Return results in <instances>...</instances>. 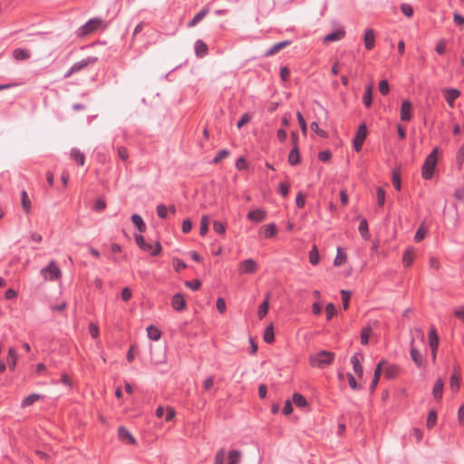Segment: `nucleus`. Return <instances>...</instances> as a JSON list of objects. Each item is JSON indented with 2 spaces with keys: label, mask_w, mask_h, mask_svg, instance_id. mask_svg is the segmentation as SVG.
<instances>
[{
  "label": "nucleus",
  "mask_w": 464,
  "mask_h": 464,
  "mask_svg": "<svg viewBox=\"0 0 464 464\" xmlns=\"http://www.w3.org/2000/svg\"><path fill=\"white\" fill-rule=\"evenodd\" d=\"M335 354L332 352L322 350L315 354L310 356V363L313 367L324 368L332 364L334 361Z\"/></svg>",
  "instance_id": "obj_1"
},
{
  "label": "nucleus",
  "mask_w": 464,
  "mask_h": 464,
  "mask_svg": "<svg viewBox=\"0 0 464 464\" xmlns=\"http://www.w3.org/2000/svg\"><path fill=\"white\" fill-rule=\"evenodd\" d=\"M439 151L438 148H434L433 150L426 157L422 169L421 176L424 179H430L433 177L434 169L437 165V153Z\"/></svg>",
  "instance_id": "obj_2"
},
{
  "label": "nucleus",
  "mask_w": 464,
  "mask_h": 464,
  "mask_svg": "<svg viewBox=\"0 0 464 464\" xmlns=\"http://www.w3.org/2000/svg\"><path fill=\"white\" fill-rule=\"evenodd\" d=\"M102 19L99 17L92 18L77 29L76 35L78 37H84L86 35H89L96 32L102 25Z\"/></svg>",
  "instance_id": "obj_3"
},
{
  "label": "nucleus",
  "mask_w": 464,
  "mask_h": 464,
  "mask_svg": "<svg viewBox=\"0 0 464 464\" xmlns=\"http://www.w3.org/2000/svg\"><path fill=\"white\" fill-rule=\"evenodd\" d=\"M134 238L136 241V244L139 246V247L143 251H148L150 253L151 256H158L161 251V245L160 242H156L155 245H151L145 242L144 237L141 235H134Z\"/></svg>",
  "instance_id": "obj_4"
},
{
  "label": "nucleus",
  "mask_w": 464,
  "mask_h": 464,
  "mask_svg": "<svg viewBox=\"0 0 464 464\" xmlns=\"http://www.w3.org/2000/svg\"><path fill=\"white\" fill-rule=\"evenodd\" d=\"M41 274L45 279L56 280L61 277L62 272L55 262L52 261L47 266L41 270Z\"/></svg>",
  "instance_id": "obj_5"
},
{
  "label": "nucleus",
  "mask_w": 464,
  "mask_h": 464,
  "mask_svg": "<svg viewBox=\"0 0 464 464\" xmlns=\"http://www.w3.org/2000/svg\"><path fill=\"white\" fill-rule=\"evenodd\" d=\"M367 136V127L365 123L358 127L356 135L353 139V148L356 151H360Z\"/></svg>",
  "instance_id": "obj_6"
},
{
  "label": "nucleus",
  "mask_w": 464,
  "mask_h": 464,
  "mask_svg": "<svg viewBox=\"0 0 464 464\" xmlns=\"http://www.w3.org/2000/svg\"><path fill=\"white\" fill-rule=\"evenodd\" d=\"M410 355L415 365L419 368H424V358L420 351L414 346V339L411 341Z\"/></svg>",
  "instance_id": "obj_7"
},
{
  "label": "nucleus",
  "mask_w": 464,
  "mask_h": 464,
  "mask_svg": "<svg viewBox=\"0 0 464 464\" xmlns=\"http://www.w3.org/2000/svg\"><path fill=\"white\" fill-rule=\"evenodd\" d=\"M256 269L257 264L252 258L246 259L239 264V272L241 274H254Z\"/></svg>",
  "instance_id": "obj_8"
},
{
  "label": "nucleus",
  "mask_w": 464,
  "mask_h": 464,
  "mask_svg": "<svg viewBox=\"0 0 464 464\" xmlns=\"http://www.w3.org/2000/svg\"><path fill=\"white\" fill-rule=\"evenodd\" d=\"M412 104L410 101H403L401 107L400 118L402 121H410L412 119Z\"/></svg>",
  "instance_id": "obj_9"
},
{
  "label": "nucleus",
  "mask_w": 464,
  "mask_h": 464,
  "mask_svg": "<svg viewBox=\"0 0 464 464\" xmlns=\"http://www.w3.org/2000/svg\"><path fill=\"white\" fill-rule=\"evenodd\" d=\"M345 30L343 26H339L335 31L327 34L324 37V43L337 42L344 38Z\"/></svg>",
  "instance_id": "obj_10"
},
{
  "label": "nucleus",
  "mask_w": 464,
  "mask_h": 464,
  "mask_svg": "<svg viewBox=\"0 0 464 464\" xmlns=\"http://www.w3.org/2000/svg\"><path fill=\"white\" fill-rule=\"evenodd\" d=\"M266 211L262 208H256L247 213L246 218L250 221L260 223L266 218Z\"/></svg>",
  "instance_id": "obj_11"
},
{
  "label": "nucleus",
  "mask_w": 464,
  "mask_h": 464,
  "mask_svg": "<svg viewBox=\"0 0 464 464\" xmlns=\"http://www.w3.org/2000/svg\"><path fill=\"white\" fill-rule=\"evenodd\" d=\"M97 57L95 56H88L86 58L82 59L72 64L73 70L76 72H81L85 69L88 65L94 64L97 62Z\"/></svg>",
  "instance_id": "obj_12"
},
{
  "label": "nucleus",
  "mask_w": 464,
  "mask_h": 464,
  "mask_svg": "<svg viewBox=\"0 0 464 464\" xmlns=\"http://www.w3.org/2000/svg\"><path fill=\"white\" fill-rule=\"evenodd\" d=\"M155 414L158 418H164L166 421H170L175 416V411L172 407L164 409L162 406H159Z\"/></svg>",
  "instance_id": "obj_13"
},
{
  "label": "nucleus",
  "mask_w": 464,
  "mask_h": 464,
  "mask_svg": "<svg viewBox=\"0 0 464 464\" xmlns=\"http://www.w3.org/2000/svg\"><path fill=\"white\" fill-rule=\"evenodd\" d=\"M444 98L450 108L454 107V102L460 96V92L458 89H447L444 92Z\"/></svg>",
  "instance_id": "obj_14"
},
{
  "label": "nucleus",
  "mask_w": 464,
  "mask_h": 464,
  "mask_svg": "<svg viewBox=\"0 0 464 464\" xmlns=\"http://www.w3.org/2000/svg\"><path fill=\"white\" fill-rule=\"evenodd\" d=\"M118 437L120 440L122 442H127L128 444L133 445L136 443L134 437L125 427L121 426L118 428Z\"/></svg>",
  "instance_id": "obj_15"
},
{
  "label": "nucleus",
  "mask_w": 464,
  "mask_h": 464,
  "mask_svg": "<svg viewBox=\"0 0 464 464\" xmlns=\"http://www.w3.org/2000/svg\"><path fill=\"white\" fill-rule=\"evenodd\" d=\"M362 353H355L351 357V363L353 364V371L359 377H362L363 374V368L360 362V359H362Z\"/></svg>",
  "instance_id": "obj_16"
},
{
  "label": "nucleus",
  "mask_w": 464,
  "mask_h": 464,
  "mask_svg": "<svg viewBox=\"0 0 464 464\" xmlns=\"http://www.w3.org/2000/svg\"><path fill=\"white\" fill-rule=\"evenodd\" d=\"M291 44H292V42L290 40H285V41L276 43L265 52L264 56L265 57L272 56V55L276 54L277 52H279L281 49L289 46Z\"/></svg>",
  "instance_id": "obj_17"
},
{
  "label": "nucleus",
  "mask_w": 464,
  "mask_h": 464,
  "mask_svg": "<svg viewBox=\"0 0 464 464\" xmlns=\"http://www.w3.org/2000/svg\"><path fill=\"white\" fill-rule=\"evenodd\" d=\"M171 305L176 311H182L186 308V302L181 294H175L171 299Z\"/></svg>",
  "instance_id": "obj_18"
},
{
  "label": "nucleus",
  "mask_w": 464,
  "mask_h": 464,
  "mask_svg": "<svg viewBox=\"0 0 464 464\" xmlns=\"http://www.w3.org/2000/svg\"><path fill=\"white\" fill-rule=\"evenodd\" d=\"M364 46L367 50H372L375 44V36L372 29L368 28L364 32Z\"/></svg>",
  "instance_id": "obj_19"
},
{
  "label": "nucleus",
  "mask_w": 464,
  "mask_h": 464,
  "mask_svg": "<svg viewBox=\"0 0 464 464\" xmlns=\"http://www.w3.org/2000/svg\"><path fill=\"white\" fill-rule=\"evenodd\" d=\"M195 54L198 58H202L208 54V45L200 39L197 40L194 44Z\"/></svg>",
  "instance_id": "obj_20"
},
{
  "label": "nucleus",
  "mask_w": 464,
  "mask_h": 464,
  "mask_svg": "<svg viewBox=\"0 0 464 464\" xmlns=\"http://www.w3.org/2000/svg\"><path fill=\"white\" fill-rule=\"evenodd\" d=\"M71 160H74L78 165L83 166L85 162L84 154L78 148H72L70 151Z\"/></svg>",
  "instance_id": "obj_21"
},
{
  "label": "nucleus",
  "mask_w": 464,
  "mask_h": 464,
  "mask_svg": "<svg viewBox=\"0 0 464 464\" xmlns=\"http://www.w3.org/2000/svg\"><path fill=\"white\" fill-rule=\"evenodd\" d=\"M444 389V383L441 379H438L432 388V395L436 401H440L442 398Z\"/></svg>",
  "instance_id": "obj_22"
},
{
  "label": "nucleus",
  "mask_w": 464,
  "mask_h": 464,
  "mask_svg": "<svg viewBox=\"0 0 464 464\" xmlns=\"http://www.w3.org/2000/svg\"><path fill=\"white\" fill-rule=\"evenodd\" d=\"M209 9L204 8L197 13L194 17L188 23V27H194L197 25L201 20L205 18V16L208 14Z\"/></svg>",
  "instance_id": "obj_23"
},
{
  "label": "nucleus",
  "mask_w": 464,
  "mask_h": 464,
  "mask_svg": "<svg viewBox=\"0 0 464 464\" xmlns=\"http://www.w3.org/2000/svg\"><path fill=\"white\" fill-rule=\"evenodd\" d=\"M13 57L17 61H24L31 57V53L26 49L16 48L13 51Z\"/></svg>",
  "instance_id": "obj_24"
},
{
  "label": "nucleus",
  "mask_w": 464,
  "mask_h": 464,
  "mask_svg": "<svg viewBox=\"0 0 464 464\" xmlns=\"http://www.w3.org/2000/svg\"><path fill=\"white\" fill-rule=\"evenodd\" d=\"M429 345L431 350H438L439 336L434 327H431L429 331Z\"/></svg>",
  "instance_id": "obj_25"
},
{
  "label": "nucleus",
  "mask_w": 464,
  "mask_h": 464,
  "mask_svg": "<svg viewBox=\"0 0 464 464\" xmlns=\"http://www.w3.org/2000/svg\"><path fill=\"white\" fill-rule=\"evenodd\" d=\"M386 362L385 360H382L376 366L375 370H374V374H373V379H372V382L371 383V389L372 390H374L378 384V382H379V379H380V376H381V372H382V365Z\"/></svg>",
  "instance_id": "obj_26"
},
{
  "label": "nucleus",
  "mask_w": 464,
  "mask_h": 464,
  "mask_svg": "<svg viewBox=\"0 0 464 464\" xmlns=\"http://www.w3.org/2000/svg\"><path fill=\"white\" fill-rule=\"evenodd\" d=\"M288 162L290 165H297L300 162L299 149L297 146L292 148L288 155Z\"/></svg>",
  "instance_id": "obj_27"
},
{
  "label": "nucleus",
  "mask_w": 464,
  "mask_h": 464,
  "mask_svg": "<svg viewBox=\"0 0 464 464\" xmlns=\"http://www.w3.org/2000/svg\"><path fill=\"white\" fill-rule=\"evenodd\" d=\"M147 334L148 337L152 341H159L161 337L160 330L154 325H150L147 327Z\"/></svg>",
  "instance_id": "obj_28"
},
{
  "label": "nucleus",
  "mask_w": 464,
  "mask_h": 464,
  "mask_svg": "<svg viewBox=\"0 0 464 464\" xmlns=\"http://www.w3.org/2000/svg\"><path fill=\"white\" fill-rule=\"evenodd\" d=\"M372 102V85H367L365 87L364 94L362 97V102L365 107L369 108Z\"/></svg>",
  "instance_id": "obj_29"
},
{
  "label": "nucleus",
  "mask_w": 464,
  "mask_h": 464,
  "mask_svg": "<svg viewBox=\"0 0 464 464\" xmlns=\"http://www.w3.org/2000/svg\"><path fill=\"white\" fill-rule=\"evenodd\" d=\"M40 398H41L40 394H38V393H32V394L26 396L25 398H24V400L21 402V406L23 408L29 407L32 404H34L35 401L40 400Z\"/></svg>",
  "instance_id": "obj_30"
},
{
  "label": "nucleus",
  "mask_w": 464,
  "mask_h": 464,
  "mask_svg": "<svg viewBox=\"0 0 464 464\" xmlns=\"http://www.w3.org/2000/svg\"><path fill=\"white\" fill-rule=\"evenodd\" d=\"M131 221L137 227L140 232H143L146 229V224L143 221V218L139 214H133L131 216Z\"/></svg>",
  "instance_id": "obj_31"
},
{
  "label": "nucleus",
  "mask_w": 464,
  "mask_h": 464,
  "mask_svg": "<svg viewBox=\"0 0 464 464\" xmlns=\"http://www.w3.org/2000/svg\"><path fill=\"white\" fill-rule=\"evenodd\" d=\"M358 230L363 239H369L370 234H369V229H368V223L365 218H362L360 221Z\"/></svg>",
  "instance_id": "obj_32"
},
{
  "label": "nucleus",
  "mask_w": 464,
  "mask_h": 464,
  "mask_svg": "<svg viewBox=\"0 0 464 464\" xmlns=\"http://www.w3.org/2000/svg\"><path fill=\"white\" fill-rule=\"evenodd\" d=\"M242 454L238 450H232L228 452V464H238L241 460Z\"/></svg>",
  "instance_id": "obj_33"
},
{
  "label": "nucleus",
  "mask_w": 464,
  "mask_h": 464,
  "mask_svg": "<svg viewBox=\"0 0 464 464\" xmlns=\"http://www.w3.org/2000/svg\"><path fill=\"white\" fill-rule=\"evenodd\" d=\"M277 233L276 226L275 223H269L264 227V237L271 238Z\"/></svg>",
  "instance_id": "obj_34"
},
{
  "label": "nucleus",
  "mask_w": 464,
  "mask_h": 464,
  "mask_svg": "<svg viewBox=\"0 0 464 464\" xmlns=\"http://www.w3.org/2000/svg\"><path fill=\"white\" fill-rule=\"evenodd\" d=\"M17 362V354L14 348H10L8 351L7 363L11 370H14Z\"/></svg>",
  "instance_id": "obj_35"
},
{
  "label": "nucleus",
  "mask_w": 464,
  "mask_h": 464,
  "mask_svg": "<svg viewBox=\"0 0 464 464\" xmlns=\"http://www.w3.org/2000/svg\"><path fill=\"white\" fill-rule=\"evenodd\" d=\"M400 367L397 364H391L385 369L384 374L388 379H393L398 375Z\"/></svg>",
  "instance_id": "obj_36"
},
{
  "label": "nucleus",
  "mask_w": 464,
  "mask_h": 464,
  "mask_svg": "<svg viewBox=\"0 0 464 464\" xmlns=\"http://www.w3.org/2000/svg\"><path fill=\"white\" fill-rule=\"evenodd\" d=\"M21 202L23 209L25 213L28 214L31 210V200L29 199L27 192L24 189L21 192Z\"/></svg>",
  "instance_id": "obj_37"
},
{
  "label": "nucleus",
  "mask_w": 464,
  "mask_h": 464,
  "mask_svg": "<svg viewBox=\"0 0 464 464\" xmlns=\"http://www.w3.org/2000/svg\"><path fill=\"white\" fill-rule=\"evenodd\" d=\"M414 258V253L411 248H408L405 250L402 256V263L403 265L408 267L411 265Z\"/></svg>",
  "instance_id": "obj_38"
},
{
  "label": "nucleus",
  "mask_w": 464,
  "mask_h": 464,
  "mask_svg": "<svg viewBox=\"0 0 464 464\" xmlns=\"http://www.w3.org/2000/svg\"><path fill=\"white\" fill-rule=\"evenodd\" d=\"M275 340V333L273 325H268L264 332V341L266 343H272Z\"/></svg>",
  "instance_id": "obj_39"
},
{
  "label": "nucleus",
  "mask_w": 464,
  "mask_h": 464,
  "mask_svg": "<svg viewBox=\"0 0 464 464\" xmlns=\"http://www.w3.org/2000/svg\"><path fill=\"white\" fill-rule=\"evenodd\" d=\"M319 253L315 245L313 246L312 249L309 251V262L315 266L319 263Z\"/></svg>",
  "instance_id": "obj_40"
},
{
  "label": "nucleus",
  "mask_w": 464,
  "mask_h": 464,
  "mask_svg": "<svg viewBox=\"0 0 464 464\" xmlns=\"http://www.w3.org/2000/svg\"><path fill=\"white\" fill-rule=\"evenodd\" d=\"M293 401L299 408H304L307 405L306 399L298 392L294 393Z\"/></svg>",
  "instance_id": "obj_41"
},
{
  "label": "nucleus",
  "mask_w": 464,
  "mask_h": 464,
  "mask_svg": "<svg viewBox=\"0 0 464 464\" xmlns=\"http://www.w3.org/2000/svg\"><path fill=\"white\" fill-rule=\"evenodd\" d=\"M209 219L207 215L202 216L200 220L199 234L204 237L208 231Z\"/></svg>",
  "instance_id": "obj_42"
},
{
  "label": "nucleus",
  "mask_w": 464,
  "mask_h": 464,
  "mask_svg": "<svg viewBox=\"0 0 464 464\" xmlns=\"http://www.w3.org/2000/svg\"><path fill=\"white\" fill-rule=\"evenodd\" d=\"M268 305H269V302H268V297H266L259 305L258 307V311H257V315L260 319H262L263 317H265L268 312Z\"/></svg>",
  "instance_id": "obj_43"
},
{
  "label": "nucleus",
  "mask_w": 464,
  "mask_h": 464,
  "mask_svg": "<svg viewBox=\"0 0 464 464\" xmlns=\"http://www.w3.org/2000/svg\"><path fill=\"white\" fill-rule=\"evenodd\" d=\"M459 387H460L459 376L458 374L454 373L450 377V389L453 392H456L459 391Z\"/></svg>",
  "instance_id": "obj_44"
},
{
  "label": "nucleus",
  "mask_w": 464,
  "mask_h": 464,
  "mask_svg": "<svg viewBox=\"0 0 464 464\" xmlns=\"http://www.w3.org/2000/svg\"><path fill=\"white\" fill-rule=\"evenodd\" d=\"M437 421V413L434 410H431L429 411L428 418H427V428L432 429Z\"/></svg>",
  "instance_id": "obj_45"
},
{
  "label": "nucleus",
  "mask_w": 464,
  "mask_h": 464,
  "mask_svg": "<svg viewBox=\"0 0 464 464\" xmlns=\"http://www.w3.org/2000/svg\"><path fill=\"white\" fill-rule=\"evenodd\" d=\"M372 333L371 327H364L361 332V343L366 345L369 343V338Z\"/></svg>",
  "instance_id": "obj_46"
},
{
  "label": "nucleus",
  "mask_w": 464,
  "mask_h": 464,
  "mask_svg": "<svg viewBox=\"0 0 464 464\" xmlns=\"http://www.w3.org/2000/svg\"><path fill=\"white\" fill-rule=\"evenodd\" d=\"M464 162V143L459 147L456 153V163L459 169H461Z\"/></svg>",
  "instance_id": "obj_47"
},
{
  "label": "nucleus",
  "mask_w": 464,
  "mask_h": 464,
  "mask_svg": "<svg viewBox=\"0 0 464 464\" xmlns=\"http://www.w3.org/2000/svg\"><path fill=\"white\" fill-rule=\"evenodd\" d=\"M230 154V151L227 149L220 150L212 160V163L217 164L220 160L226 159Z\"/></svg>",
  "instance_id": "obj_48"
},
{
  "label": "nucleus",
  "mask_w": 464,
  "mask_h": 464,
  "mask_svg": "<svg viewBox=\"0 0 464 464\" xmlns=\"http://www.w3.org/2000/svg\"><path fill=\"white\" fill-rule=\"evenodd\" d=\"M118 157L123 160L126 161L129 159V151L126 147L124 146H119L116 149Z\"/></svg>",
  "instance_id": "obj_49"
},
{
  "label": "nucleus",
  "mask_w": 464,
  "mask_h": 464,
  "mask_svg": "<svg viewBox=\"0 0 464 464\" xmlns=\"http://www.w3.org/2000/svg\"><path fill=\"white\" fill-rule=\"evenodd\" d=\"M385 190L379 187L377 188L376 196H377V203L379 207H382L385 202Z\"/></svg>",
  "instance_id": "obj_50"
},
{
  "label": "nucleus",
  "mask_w": 464,
  "mask_h": 464,
  "mask_svg": "<svg viewBox=\"0 0 464 464\" xmlns=\"http://www.w3.org/2000/svg\"><path fill=\"white\" fill-rule=\"evenodd\" d=\"M290 189V183L288 182H280L278 186V193L282 195L284 198L287 197Z\"/></svg>",
  "instance_id": "obj_51"
},
{
  "label": "nucleus",
  "mask_w": 464,
  "mask_h": 464,
  "mask_svg": "<svg viewBox=\"0 0 464 464\" xmlns=\"http://www.w3.org/2000/svg\"><path fill=\"white\" fill-rule=\"evenodd\" d=\"M157 215L160 218H166L168 217V207L164 204H159L156 208Z\"/></svg>",
  "instance_id": "obj_52"
},
{
  "label": "nucleus",
  "mask_w": 464,
  "mask_h": 464,
  "mask_svg": "<svg viewBox=\"0 0 464 464\" xmlns=\"http://www.w3.org/2000/svg\"><path fill=\"white\" fill-rule=\"evenodd\" d=\"M296 117H297V121H298V123L300 125V128H301V130H302L303 134L306 135V133H307V125H306L304 118L303 117V115H302V113L300 111H298L296 113Z\"/></svg>",
  "instance_id": "obj_53"
},
{
  "label": "nucleus",
  "mask_w": 464,
  "mask_h": 464,
  "mask_svg": "<svg viewBox=\"0 0 464 464\" xmlns=\"http://www.w3.org/2000/svg\"><path fill=\"white\" fill-rule=\"evenodd\" d=\"M226 450L220 449L215 456V464H225Z\"/></svg>",
  "instance_id": "obj_54"
},
{
  "label": "nucleus",
  "mask_w": 464,
  "mask_h": 464,
  "mask_svg": "<svg viewBox=\"0 0 464 464\" xmlns=\"http://www.w3.org/2000/svg\"><path fill=\"white\" fill-rule=\"evenodd\" d=\"M401 10L407 17H411L413 15V8L410 4H401Z\"/></svg>",
  "instance_id": "obj_55"
},
{
  "label": "nucleus",
  "mask_w": 464,
  "mask_h": 464,
  "mask_svg": "<svg viewBox=\"0 0 464 464\" xmlns=\"http://www.w3.org/2000/svg\"><path fill=\"white\" fill-rule=\"evenodd\" d=\"M326 318L331 320L336 314V309L334 304L329 303L325 307Z\"/></svg>",
  "instance_id": "obj_56"
},
{
  "label": "nucleus",
  "mask_w": 464,
  "mask_h": 464,
  "mask_svg": "<svg viewBox=\"0 0 464 464\" xmlns=\"http://www.w3.org/2000/svg\"><path fill=\"white\" fill-rule=\"evenodd\" d=\"M213 229L216 233L220 234V235H223L226 231L225 225L218 220H215L213 222Z\"/></svg>",
  "instance_id": "obj_57"
},
{
  "label": "nucleus",
  "mask_w": 464,
  "mask_h": 464,
  "mask_svg": "<svg viewBox=\"0 0 464 464\" xmlns=\"http://www.w3.org/2000/svg\"><path fill=\"white\" fill-rule=\"evenodd\" d=\"M379 91L382 95H387L390 92V86L387 80H382L379 82Z\"/></svg>",
  "instance_id": "obj_58"
},
{
  "label": "nucleus",
  "mask_w": 464,
  "mask_h": 464,
  "mask_svg": "<svg viewBox=\"0 0 464 464\" xmlns=\"http://www.w3.org/2000/svg\"><path fill=\"white\" fill-rule=\"evenodd\" d=\"M311 129L314 130L316 134H318L322 138L327 137V133L325 130L319 128V125L316 121H313L311 123Z\"/></svg>",
  "instance_id": "obj_59"
},
{
  "label": "nucleus",
  "mask_w": 464,
  "mask_h": 464,
  "mask_svg": "<svg viewBox=\"0 0 464 464\" xmlns=\"http://www.w3.org/2000/svg\"><path fill=\"white\" fill-rule=\"evenodd\" d=\"M347 378H348V382H349V386L351 387V389H353L354 391H358V390L362 389V387L360 385H358L354 376L352 373H347Z\"/></svg>",
  "instance_id": "obj_60"
},
{
  "label": "nucleus",
  "mask_w": 464,
  "mask_h": 464,
  "mask_svg": "<svg viewBox=\"0 0 464 464\" xmlns=\"http://www.w3.org/2000/svg\"><path fill=\"white\" fill-rule=\"evenodd\" d=\"M392 185L394 186V188L398 191L401 190V178H400V174L397 171H395V170L392 171Z\"/></svg>",
  "instance_id": "obj_61"
},
{
  "label": "nucleus",
  "mask_w": 464,
  "mask_h": 464,
  "mask_svg": "<svg viewBox=\"0 0 464 464\" xmlns=\"http://www.w3.org/2000/svg\"><path fill=\"white\" fill-rule=\"evenodd\" d=\"M251 121V116L246 112L244 114H242V116L240 117V119L238 120L237 123V127L238 129L242 128L245 124L248 123L249 121Z\"/></svg>",
  "instance_id": "obj_62"
},
{
  "label": "nucleus",
  "mask_w": 464,
  "mask_h": 464,
  "mask_svg": "<svg viewBox=\"0 0 464 464\" xmlns=\"http://www.w3.org/2000/svg\"><path fill=\"white\" fill-rule=\"evenodd\" d=\"M345 259H346V256L344 254H342L341 249L338 248L337 256L335 257L334 262V266H342L345 262Z\"/></svg>",
  "instance_id": "obj_63"
},
{
  "label": "nucleus",
  "mask_w": 464,
  "mask_h": 464,
  "mask_svg": "<svg viewBox=\"0 0 464 464\" xmlns=\"http://www.w3.org/2000/svg\"><path fill=\"white\" fill-rule=\"evenodd\" d=\"M185 285L193 291L199 289L201 282L199 280L186 281Z\"/></svg>",
  "instance_id": "obj_64"
}]
</instances>
